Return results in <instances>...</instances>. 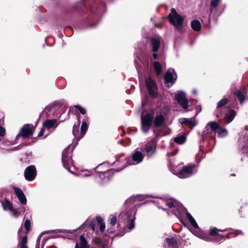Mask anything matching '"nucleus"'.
I'll return each instance as SVG.
<instances>
[{
  "label": "nucleus",
  "instance_id": "09e8293b",
  "mask_svg": "<svg viewBox=\"0 0 248 248\" xmlns=\"http://www.w3.org/2000/svg\"><path fill=\"white\" fill-rule=\"evenodd\" d=\"M14 144V143L12 142V143H9V144H8L7 145H13Z\"/></svg>",
  "mask_w": 248,
  "mask_h": 248
},
{
  "label": "nucleus",
  "instance_id": "6ab92c4d",
  "mask_svg": "<svg viewBox=\"0 0 248 248\" xmlns=\"http://www.w3.org/2000/svg\"><path fill=\"white\" fill-rule=\"evenodd\" d=\"M164 247L166 248H180L179 245L173 237L166 238Z\"/></svg>",
  "mask_w": 248,
  "mask_h": 248
},
{
  "label": "nucleus",
  "instance_id": "f03ea898",
  "mask_svg": "<svg viewBox=\"0 0 248 248\" xmlns=\"http://www.w3.org/2000/svg\"><path fill=\"white\" fill-rule=\"evenodd\" d=\"M70 148V146H68L62 152V160L63 164V167L67 169L69 171L71 172L72 173L74 174L76 176L80 177H88L91 175V173L89 171H88L87 173L82 174H78L75 173L72 171L70 170V169L71 167L73 166V161L72 159V151H69V150Z\"/></svg>",
  "mask_w": 248,
  "mask_h": 248
},
{
  "label": "nucleus",
  "instance_id": "2f4dec72",
  "mask_svg": "<svg viewBox=\"0 0 248 248\" xmlns=\"http://www.w3.org/2000/svg\"><path fill=\"white\" fill-rule=\"evenodd\" d=\"M198 238H199L201 239H202L204 241H212V239L210 238V237L208 235L205 234L202 232H201L200 235H198Z\"/></svg>",
  "mask_w": 248,
  "mask_h": 248
},
{
  "label": "nucleus",
  "instance_id": "aec40b11",
  "mask_svg": "<svg viewBox=\"0 0 248 248\" xmlns=\"http://www.w3.org/2000/svg\"><path fill=\"white\" fill-rule=\"evenodd\" d=\"M181 124H184L192 129L196 125L195 119L193 118H181L179 120Z\"/></svg>",
  "mask_w": 248,
  "mask_h": 248
},
{
  "label": "nucleus",
  "instance_id": "7c9ffc66",
  "mask_svg": "<svg viewBox=\"0 0 248 248\" xmlns=\"http://www.w3.org/2000/svg\"><path fill=\"white\" fill-rule=\"evenodd\" d=\"M229 102V100L227 98H223L221 99L217 104V108H219L227 104Z\"/></svg>",
  "mask_w": 248,
  "mask_h": 248
},
{
  "label": "nucleus",
  "instance_id": "423d86ee",
  "mask_svg": "<svg viewBox=\"0 0 248 248\" xmlns=\"http://www.w3.org/2000/svg\"><path fill=\"white\" fill-rule=\"evenodd\" d=\"M154 115L152 113H147L145 115L143 114L141 115V129L144 133H147L150 129L153 120Z\"/></svg>",
  "mask_w": 248,
  "mask_h": 248
},
{
  "label": "nucleus",
  "instance_id": "5701e85b",
  "mask_svg": "<svg viewBox=\"0 0 248 248\" xmlns=\"http://www.w3.org/2000/svg\"><path fill=\"white\" fill-rule=\"evenodd\" d=\"M56 111L55 108L52 105L46 106L43 110V113L45 114L47 117H50L54 115Z\"/></svg>",
  "mask_w": 248,
  "mask_h": 248
},
{
  "label": "nucleus",
  "instance_id": "0eeeda50",
  "mask_svg": "<svg viewBox=\"0 0 248 248\" xmlns=\"http://www.w3.org/2000/svg\"><path fill=\"white\" fill-rule=\"evenodd\" d=\"M144 156V155L142 153L141 150L137 148L133 153L132 157L128 159L127 162L130 165H137L142 162Z\"/></svg>",
  "mask_w": 248,
  "mask_h": 248
},
{
  "label": "nucleus",
  "instance_id": "e433bc0d",
  "mask_svg": "<svg viewBox=\"0 0 248 248\" xmlns=\"http://www.w3.org/2000/svg\"><path fill=\"white\" fill-rule=\"evenodd\" d=\"M75 107L77 109H78V111H79L81 114H85L86 113V111L85 109L84 108H83V107H81V106H79V105H76V106H75Z\"/></svg>",
  "mask_w": 248,
  "mask_h": 248
},
{
  "label": "nucleus",
  "instance_id": "de8ad7c7",
  "mask_svg": "<svg viewBox=\"0 0 248 248\" xmlns=\"http://www.w3.org/2000/svg\"><path fill=\"white\" fill-rule=\"evenodd\" d=\"M221 116V114H217V117H220Z\"/></svg>",
  "mask_w": 248,
  "mask_h": 248
},
{
  "label": "nucleus",
  "instance_id": "f257e3e1",
  "mask_svg": "<svg viewBox=\"0 0 248 248\" xmlns=\"http://www.w3.org/2000/svg\"><path fill=\"white\" fill-rule=\"evenodd\" d=\"M137 196H132L127 199L124 204L123 211L119 215V219L127 223L125 229L128 232L131 231L135 227L134 221L136 215V205L134 204L138 199Z\"/></svg>",
  "mask_w": 248,
  "mask_h": 248
},
{
  "label": "nucleus",
  "instance_id": "ea45409f",
  "mask_svg": "<svg viewBox=\"0 0 248 248\" xmlns=\"http://www.w3.org/2000/svg\"><path fill=\"white\" fill-rule=\"evenodd\" d=\"M105 229V224L104 223L100 224V230L101 232H104Z\"/></svg>",
  "mask_w": 248,
  "mask_h": 248
},
{
  "label": "nucleus",
  "instance_id": "c03bdc74",
  "mask_svg": "<svg viewBox=\"0 0 248 248\" xmlns=\"http://www.w3.org/2000/svg\"><path fill=\"white\" fill-rule=\"evenodd\" d=\"M56 232H63L64 231L62 230H57L55 231Z\"/></svg>",
  "mask_w": 248,
  "mask_h": 248
},
{
  "label": "nucleus",
  "instance_id": "7ed1b4c3",
  "mask_svg": "<svg viewBox=\"0 0 248 248\" xmlns=\"http://www.w3.org/2000/svg\"><path fill=\"white\" fill-rule=\"evenodd\" d=\"M205 130L204 131L205 135L210 134L215 132L218 134L219 138H223L228 134V131L225 129L219 126L216 122H210L206 125Z\"/></svg>",
  "mask_w": 248,
  "mask_h": 248
},
{
  "label": "nucleus",
  "instance_id": "f8f14e48",
  "mask_svg": "<svg viewBox=\"0 0 248 248\" xmlns=\"http://www.w3.org/2000/svg\"><path fill=\"white\" fill-rule=\"evenodd\" d=\"M33 131L34 128L32 125H24L21 131L16 136V140H17L20 137H22L23 139L29 137L32 135Z\"/></svg>",
  "mask_w": 248,
  "mask_h": 248
},
{
  "label": "nucleus",
  "instance_id": "393cba45",
  "mask_svg": "<svg viewBox=\"0 0 248 248\" xmlns=\"http://www.w3.org/2000/svg\"><path fill=\"white\" fill-rule=\"evenodd\" d=\"M164 122V117L162 115H158L156 116L155 120V124L156 126H161Z\"/></svg>",
  "mask_w": 248,
  "mask_h": 248
},
{
  "label": "nucleus",
  "instance_id": "2eb2a0df",
  "mask_svg": "<svg viewBox=\"0 0 248 248\" xmlns=\"http://www.w3.org/2000/svg\"><path fill=\"white\" fill-rule=\"evenodd\" d=\"M145 81L146 87L150 94L153 97H156L157 95V89L155 83L151 77H147Z\"/></svg>",
  "mask_w": 248,
  "mask_h": 248
},
{
  "label": "nucleus",
  "instance_id": "9b49d317",
  "mask_svg": "<svg viewBox=\"0 0 248 248\" xmlns=\"http://www.w3.org/2000/svg\"><path fill=\"white\" fill-rule=\"evenodd\" d=\"M160 46V39L159 38L151 37L150 38V47L154 52L151 59H156L157 58V51Z\"/></svg>",
  "mask_w": 248,
  "mask_h": 248
},
{
  "label": "nucleus",
  "instance_id": "37998d69",
  "mask_svg": "<svg viewBox=\"0 0 248 248\" xmlns=\"http://www.w3.org/2000/svg\"><path fill=\"white\" fill-rule=\"evenodd\" d=\"M192 233L195 235H196L197 237H198V235H200V234L201 233V232H198L197 231H192Z\"/></svg>",
  "mask_w": 248,
  "mask_h": 248
},
{
  "label": "nucleus",
  "instance_id": "ddd939ff",
  "mask_svg": "<svg viewBox=\"0 0 248 248\" xmlns=\"http://www.w3.org/2000/svg\"><path fill=\"white\" fill-rule=\"evenodd\" d=\"M175 98L183 109H186L187 108L188 101L185 93L182 91L178 92L176 94Z\"/></svg>",
  "mask_w": 248,
  "mask_h": 248
},
{
  "label": "nucleus",
  "instance_id": "4be33fe9",
  "mask_svg": "<svg viewBox=\"0 0 248 248\" xmlns=\"http://www.w3.org/2000/svg\"><path fill=\"white\" fill-rule=\"evenodd\" d=\"M114 174V170H110L105 172H100L98 174L100 178L105 182L109 181Z\"/></svg>",
  "mask_w": 248,
  "mask_h": 248
},
{
  "label": "nucleus",
  "instance_id": "3c124183",
  "mask_svg": "<svg viewBox=\"0 0 248 248\" xmlns=\"http://www.w3.org/2000/svg\"><path fill=\"white\" fill-rule=\"evenodd\" d=\"M221 237H222V238H223V239H224V238H225V236H223V235H222V236H221Z\"/></svg>",
  "mask_w": 248,
  "mask_h": 248
},
{
  "label": "nucleus",
  "instance_id": "f3484780",
  "mask_svg": "<svg viewBox=\"0 0 248 248\" xmlns=\"http://www.w3.org/2000/svg\"><path fill=\"white\" fill-rule=\"evenodd\" d=\"M2 206L4 210L9 211L13 216L16 217H18L19 213L13 208L12 204L9 201L7 200L3 201L2 202Z\"/></svg>",
  "mask_w": 248,
  "mask_h": 248
},
{
  "label": "nucleus",
  "instance_id": "5fc2aeb1",
  "mask_svg": "<svg viewBox=\"0 0 248 248\" xmlns=\"http://www.w3.org/2000/svg\"><path fill=\"white\" fill-rule=\"evenodd\" d=\"M142 105H143V104H144L143 101H142Z\"/></svg>",
  "mask_w": 248,
  "mask_h": 248
},
{
  "label": "nucleus",
  "instance_id": "cd10ccee",
  "mask_svg": "<svg viewBox=\"0 0 248 248\" xmlns=\"http://www.w3.org/2000/svg\"><path fill=\"white\" fill-rule=\"evenodd\" d=\"M191 26L193 30L195 31H199L201 29V24L198 20H194L191 23Z\"/></svg>",
  "mask_w": 248,
  "mask_h": 248
},
{
  "label": "nucleus",
  "instance_id": "603ef678",
  "mask_svg": "<svg viewBox=\"0 0 248 248\" xmlns=\"http://www.w3.org/2000/svg\"><path fill=\"white\" fill-rule=\"evenodd\" d=\"M15 149H16V148H14V149H13V150H12L11 151H14Z\"/></svg>",
  "mask_w": 248,
  "mask_h": 248
},
{
  "label": "nucleus",
  "instance_id": "c9c22d12",
  "mask_svg": "<svg viewBox=\"0 0 248 248\" xmlns=\"http://www.w3.org/2000/svg\"><path fill=\"white\" fill-rule=\"evenodd\" d=\"M2 118H3L2 115L0 113V123H1V121H2ZM5 129L2 127L0 126V136H4L5 134Z\"/></svg>",
  "mask_w": 248,
  "mask_h": 248
},
{
  "label": "nucleus",
  "instance_id": "bb28decb",
  "mask_svg": "<svg viewBox=\"0 0 248 248\" xmlns=\"http://www.w3.org/2000/svg\"><path fill=\"white\" fill-rule=\"evenodd\" d=\"M186 217L190 222L192 226L195 229H199V226L195 219L191 215L190 213L187 212L186 214Z\"/></svg>",
  "mask_w": 248,
  "mask_h": 248
},
{
  "label": "nucleus",
  "instance_id": "4c0bfd02",
  "mask_svg": "<svg viewBox=\"0 0 248 248\" xmlns=\"http://www.w3.org/2000/svg\"><path fill=\"white\" fill-rule=\"evenodd\" d=\"M116 221H117L116 217H114V216H112L110 218V224L112 225H114L116 224Z\"/></svg>",
  "mask_w": 248,
  "mask_h": 248
},
{
  "label": "nucleus",
  "instance_id": "864d4df0",
  "mask_svg": "<svg viewBox=\"0 0 248 248\" xmlns=\"http://www.w3.org/2000/svg\"><path fill=\"white\" fill-rule=\"evenodd\" d=\"M167 213H168V215H170L169 212L168 211Z\"/></svg>",
  "mask_w": 248,
  "mask_h": 248
},
{
  "label": "nucleus",
  "instance_id": "a878e982",
  "mask_svg": "<svg viewBox=\"0 0 248 248\" xmlns=\"http://www.w3.org/2000/svg\"><path fill=\"white\" fill-rule=\"evenodd\" d=\"M153 65L157 75H160L162 71V67L161 64L158 62H154Z\"/></svg>",
  "mask_w": 248,
  "mask_h": 248
},
{
  "label": "nucleus",
  "instance_id": "49530a36",
  "mask_svg": "<svg viewBox=\"0 0 248 248\" xmlns=\"http://www.w3.org/2000/svg\"><path fill=\"white\" fill-rule=\"evenodd\" d=\"M192 92L195 94H197V91L196 90H193Z\"/></svg>",
  "mask_w": 248,
  "mask_h": 248
},
{
  "label": "nucleus",
  "instance_id": "9d476101",
  "mask_svg": "<svg viewBox=\"0 0 248 248\" xmlns=\"http://www.w3.org/2000/svg\"><path fill=\"white\" fill-rule=\"evenodd\" d=\"M156 148V141L155 139H152L146 144L144 148L140 149L146 154L148 157H151L155 153Z\"/></svg>",
  "mask_w": 248,
  "mask_h": 248
},
{
  "label": "nucleus",
  "instance_id": "b1692460",
  "mask_svg": "<svg viewBox=\"0 0 248 248\" xmlns=\"http://www.w3.org/2000/svg\"><path fill=\"white\" fill-rule=\"evenodd\" d=\"M235 116V113L234 111L232 110H230L226 114H225L223 118L226 120L227 123L228 124L231 123L233 120Z\"/></svg>",
  "mask_w": 248,
  "mask_h": 248
},
{
  "label": "nucleus",
  "instance_id": "f704fd0d",
  "mask_svg": "<svg viewBox=\"0 0 248 248\" xmlns=\"http://www.w3.org/2000/svg\"><path fill=\"white\" fill-rule=\"evenodd\" d=\"M218 231L224 232L225 230H218L217 228H214L210 230L209 234L214 235L217 233Z\"/></svg>",
  "mask_w": 248,
  "mask_h": 248
},
{
  "label": "nucleus",
  "instance_id": "8fccbe9b",
  "mask_svg": "<svg viewBox=\"0 0 248 248\" xmlns=\"http://www.w3.org/2000/svg\"><path fill=\"white\" fill-rule=\"evenodd\" d=\"M92 228H93V230H94V228H95V226H92Z\"/></svg>",
  "mask_w": 248,
  "mask_h": 248
},
{
  "label": "nucleus",
  "instance_id": "4468645a",
  "mask_svg": "<svg viewBox=\"0 0 248 248\" xmlns=\"http://www.w3.org/2000/svg\"><path fill=\"white\" fill-rule=\"evenodd\" d=\"M177 78V75L173 69H169L164 76V79L166 84L168 87L171 86L175 82Z\"/></svg>",
  "mask_w": 248,
  "mask_h": 248
},
{
  "label": "nucleus",
  "instance_id": "a211bd4d",
  "mask_svg": "<svg viewBox=\"0 0 248 248\" xmlns=\"http://www.w3.org/2000/svg\"><path fill=\"white\" fill-rule=\"evenodd\" d=\"M61 121H58L57 119H47L43 123V127L47 129H53L55 130L59 125Z\"/></svg>",
  "mask_w": 248,
  "mask_h": 248
},
{
  "label": "nucleus",
  "instance_id": "c756f323",
  "mask_svg": "<svg viewBox=\"0 0 248 248\" xmlns=\"http://www.w3.org/2000/svg\"><path fill=\"white\" fill-rule=\"evenodd\" d=\"M234 94L237 97L240 103L241 104L243 103L245 100V98L243 94L241 93V92L239 90L237 91L234 93Z\"/></svg>",
  "mask_w": 248,
  "mask_h": 248
},
{
  "label": "nucleus",
  "instance_id": "473e14b6",
  "mask_svg": "<svg viewBox=\"0 0 248 248\" xmlns=\"http://www.w3.org/2000/svg\"><path fill=\"white\" fill-rule=\"evenodd\" d=\"M27 235L24 236L21 239L20 244V248H28L27 246Z\"/></svg>",
  "mask_w": 248,
  "mask_h": 248
},
{
  "label": "nucleus",
  "instance_id": "dca6fc26",
  "mask_svg": "<svg viewBox=\"0 0 248 248\" xmlns=\"http://www.w3.org/2000/svg\"><path fill=\"white\" fill-rule=\"evenodd\" d=\"M24 175L27 180H33L36 175V170L35 166L31 165L27 167L25 170Z\"/></svg>",
  "mask_w": 248,
  "mask_h": 248
},
{
  "label": "nucleus",
  "instance_id": "1a4fd4ad",
  "mask_svg": "<svg viewBox=\"0 0 248 248\" xmlns=\"http://www.w3.org/2000/svg\"><path fill=\"white\" fill-rule=\"evenodd\" d=\"M195 168V165L184 167L180 171L174 173L181 178L188 177L196 172L197 170H194Z\"/></svg>",
  "mask_w": 248,
  "mask_h": 248
},
{
  "label": "nucleus",
  "instance_id": "39448f33",
  "mask_svg": "<svg viewBox=\"0 0 248 248\" xmlns=\"http://www.w3.org/2000/svg\"><path fill=\"white\" fill-rule=\"evenodd\" d=\"M87 119L83 120L82 122L80 134L79 136L77 135L78 133V127L80 124V122L78 121V124L77 125L74 124L73 128V134L75 137V138L78 140H80L85 135L87 129H88V124L87 123Z\"/></svg>",
  "mask_w": 248,
  "mask_h": 248
},
{
  "label": "nucleus",
  "instance_id": "79ce46f5",
  "mask_svg": "<svg viewBox=\"0 0 248 248\" xmlns=\"http://www.w3.org/2000/svg\"><path fill=\"white\" fill-rule=\"evenodd\" d=\"M44 128L43 127L41 130L39 132L38 135V137H41L44 135Z\"/></svg>",
  "mask_w": 248,
  "mask_h": 248
},
{
  "label": "nucleus",
  "instance_id": "72a5a7b5",
  "mask_svg": "<svg viewBox=\"0 0 248 248\" xmlns=\"http://www.w3.org/2000/svg\"><path fill=\"white\" fill-rule=\"evenodd\" d=\"M24 227L26 230L27 232H28L31 228V223L30 220L27 219L25 220L24 224Z\"/></svg>",
  "mask_w": 248,
  "mask_h": 248
},
{
  "label": "nucleus",
  "instance_id": "6e6552de",
  "mask_svg": "<svg viewBox=\"0 0 248 248\" xmlns=\"http://www.w3.org/2000/svg\"><path fill=\"white\" fill-rule=\"evenodd\" d=\"M161 202H164L171 209L170 211L172 213L174 214L177 217H179L180 211L182 208L181 205H178L174 200L172 199L161 200Z\"/></svg>",
  "mask_w": 248,
  "mask_h": 248
},
{
  "label": "nucleus",
  "instance_id": "a18cd8bd",
  "mask_svg": "<svg viewBox=\"0 0 248 248\" xmlns=\"http://www.w3.org/2000/svg\"><path fill=\"white\" fill-rule=\"evenodd\" d=\"M158 208H160V209H162V210H163L164 211H166V210L163 207H162L161 206H160L159 205H158Z\"/></svg>",
  "mask_w": 248,
  "mask_h": 248
},
{
  "label": "nucleus",
  "instance_id": "20e7f679",
  "mask_svg": "<svg viewBox=\"0 0 248 248\" xmlns=\"http://www.w3.org/2000/svg\"><path fill=\"white\" fill-rule=\"evenodd\" d=\"M169 19L177 30H180L183 26L184 18L177 13L174 8L171 9Z\"/></svg>",
  "mask_w": 248,
  "mask_h": 248
},
{
  "label": "nucleus",
  "instance_id": "a19ab883",
  "mask_svg": "<svg viewBox=\"0 0 248 248\" xmlns=\"http://www.w3.org/2000/svg\"><path fill=\"white\" fill-rule=\"evenodd\" d=\"M96 219H97V221H98V222L100 224L104 223L103 219L101 217H96Z\"/></svg>",
  "mask_w": 248,
  "mask_h": 248
},
{
  "label": "nucleus",
  "instance_id": "c85d7f7f",
  "mask_svg": "<svg viewBox=\"0 0 248 248\" xmlns=\"http://www.w3.org/2000/svg\"><path fill=\"white\" fill-rule=\"evenodd\" d=\"M186 140V137L184 135L177 136L174 139V141L179 144H183Z\"/></svg>",
  "mask_w": 248,
  "mask_h": 248
},
{
  "label": "nucleus",
  "instance_id": "58836bf2",
  "mask_svg": "<svg viewBox=\"0 0 248 248\" xmlns=\"http://www.w3.org/2000/svg\"><path fill=\"white\" fill-rule=\"evenodd\" d=\"M219 1H211V5L214 7H216L219 4Z\"/></svg>",
  "mask_w": 248,
  "mask_h": 248
},
{
  "label": "nucleus",
  "instance_id": "6e6d98bb",
  "mask_svg": "<svg viewBox=\"0 0 248 248\" xmlns=\"http://www.w3.org/2000/svg\"><path fill=\"white\" fill-rule=\"evenodd\" d=\"M226 238H228V235H226Z\"/></svg>",
  "mask_w": 248,
  "mask_h": 248
},
{
  "label": "nucleus",
  "instance_id": "412c9836",
  "mask_svg": "<svg viewBox=\"0 0 248 248\" xmlns=\"http://www.w3.org/2000/svg\"><path fill=\"white\" fill-rule=\"evenodd\" d=\"M14 189L19 202L23 204H26L27 199L22 190L20 188L16 187H14Z\"/></svg>",
  "mask_w": 248,
  "mask_h": 248
}]
</instances>
